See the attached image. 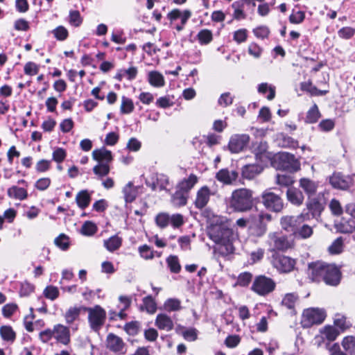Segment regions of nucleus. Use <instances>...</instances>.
Listing matches in <instances>:
<instances>
[{
  "label": "nucleus",
  "instance_id": "1",
  "mask_svg": "<svg viewBox=\"0 0 355 355\" xmlns=\"http://www.w3.org/2000/svg\"><path fill=\"white\" fill-rule=\"evenodd\" d=\"M308 275L313 282L323 281L327 285L338 286L341 280V272L334 264L317 261L309 264Z\"/></svg>",
  "mask_w": 355,
  "mask_h": 355
},
{
  "label": "nucleus",
  "instance_id": "2",
  "mask_svg": "<svg viewBox=\"0 0 355 355\" xmlns=\"http://www.w3.org/2000/svg\"><path fill=\"white\" fill-rule=\"evenodd\" d=\"M208 235L209 239L218 245L216 250L221 255L227 256L234 252V232L226 225H211L208 229Z\"/></svg>",
  "mask_w": 355,
  "mask_h": 355
},
{
  "label": "nucleus",
  "instance_id": "3",
  "mask_svg": "<svg viewBox=\"0 0 355 355\" xmlns=\"http://www.w3.org/2000/svg\"><path fill=\"white\" fill-rule=\"evenodd\" d=\"M253 205V192L245 188L233 191L229 200V207L237 212L250 211Z\"/></svg>",
  "mask_w": 355,
  "mask_h": 355
},
{
  "label": "nucleus",
  "instance_id": "4",
  "mask_svg": "<svg viewBox=\"0 0 355 355\" xmlns=\"http://www.w3.org/2000/svg\"><path fill=\"white\" fill-rule=\"evenodd\" d=\"M250 230L251 233L257 237L263 236L267 231V224L272 220L270 214L261 212L257 214H251Z\"/></svg>",
  "mask_w": 355,
  "mask_h": 355
},
{
  "label": "nucleus",
  "instance_id": "5",
  "mask_svg": "<svg viewBox=\"0 0 355 355\" xmlns=\"http://www.w3.org/2000/svg\"><path fill=\"white\" fill-rule=\"evenodd\" d=\"M262 203L264 207L274 212H280L284 208V201L277 193L270 189L265 190L261 194Z\"/></svg>",
  "mask_w": 355,
  "mask_h": 355
},
{
  "label": "nucleus",
  "instance_id": "6",
  "mask_svg": "<svg viewBox=\"0 0 355 355\" xmlns=\"http://www.w3.org/2000/svg\"><path fill=\"white\" fill-rule=\"evenodd\" d=\"M276 287L273 279L264 275H259L255 277L251 289L261 296H266L272 293Z\"/></svg>",
  "mask_w": 355,
  "mask_h": 355
},
{
  "label": "nucleus",
  "instance_id": "7",
  "mask_svg": "<svg viewBox=\"0 0 355 355\" xmlns=\"http://www.w3.org/2000/svg\"><path fill=\"white\" fill-rule=\"evenodd\" d=\"M85 310L88 312V320L90 327L92 330L98 331L105 322V311L99 305H96L92 308H86Z\"/></svg>",
  "mask_w": 355,
  "mask_h": 355
},
{
  "label": "nucleus",
  "instance_id": "8",
  "mask_svg": "<svg viewBox=\"0 0 355 355\" xmlns=\"http://www.w3.org/2000/svg\"><path fill=\"white\" fill-rule=\"evenodd\" d=\"M354 177L355 174L344 175L336 172L329 177V183L334 189L348 191L354 185Z\"/></svg>",
  "mask_w": 355,
  "mask_h": 355
},
{
  "label": "nucleus",
  "instance_id": "9",
  "mask_svg": "<svg viewBox=\"0 0 355 355\" xmlns=\"http://www.w3.org/2000/svg\"><path fill=\"white\" fill-rule=\"evenodd\" d=\"M326 205L325 199L321 193H319L316 196L308 198L306 202V207L309 213V217L310 215L313 218L318 220L324 209Z\"/></svg>",
  "mask_w": 355,
  "mask_h": 355
},
{
  "label": "nucleus",
  "instance_id": "10",
  "mask_svg": "<svg viewBox=\"0 0 355 355\" xmlns=\"http://www.w3.org/2000/svg\"><path fill=\"white\" fill-rule=\"evenodd\" d=\"M308 220H309V213H304V211L297 216H285L282 217L280 224L284 230L294 234L300 223Z\"/></svg>",
  "mask_w": 355,
  "mask_h": 355
},
{
  "label": "nucleus",
  "instance_id": "11",
  "mask_svg": "<svg viewBox=\"0 0 355 355\" xmlns=\"http://www.w3.org/2000/svg\"><path fill=\"white\" fill-rule=\"evenodd\" d=\"M325 312L318 308H310L304 311L302 323L304 327H310L315 324H321L325 319Z\"/></svg>",
  "mask_w": 355,
  "mask_h": 355
},
{
  "label": "nucleus",
  "instance_id": "12",
  "mask_svg": "<svg viewBox=\"0 0 355 355\" xmlns=\"http://www.w3.org/2000/svg\"><path fill=\"white\" fill-rule=\"evenodd\" d=\"M272 264L279 272L288 273L293 270L296 261L294 259L282 254H273Z\"/></svg>",
  "mask_w": 355,
  "mask_h": 355
},
{
  "label": "nucleus",
  "instance_id": "13",
  "mask_svg": "<svg viewBox=\"0 0 355 355\" xmlns=\"http://www.w3.org/2000/svg\"><path fill=\"white\" fill-rule=\"evenodd\" d=\"M250 141L248 135H233L229 141L228 148L232 153H238L245 148Z\"/></svg>",
  "mask_w": 355,
  "mask_h": 355
},
{
  "label": "nucleus",
  "instance_id": "14",
  "mask_svg": "<svg viewBox=\"0 0 355 355\" xmlns=\"http://www.w3.org/2000/svg\"><path fill=\"white\" fill-rule=\"evenodd\" d=\"M252 148L257 162L266 164L270 159V155L268 151L267 142L257 141L253 144Z\"/></svg>",
  "mask_w": 355,
  "mask_h": 355
},
{
  "label": "nucleus",
  "instance_id": "15",
  "mask_svg": "<svg viewBox=\"0 0 355 355\" xmlns=\"http://www.w3.org/2000/svg\"><path fill=\"white\" fill-rule=\"evenodd\" d=\"M268 238L270 245H272L273 248L277 250H286L291 246V243L288 238L279 233H270Z\"/></svg>",
  "mask_w": 355,
  "mask_h": 355
},
{
  "label": "nucleus",
  "instance_id": "16",
  "mask_svg": "<svg viewBox=\"0 0 355 355\" xmlns=\"http://www.w3.org/2000/svg\"><path fill=\"white\" fill-rule=\"evenodd\" d=\"M54 339L57 343L68 345L71 342L69 328L61 324H55L53 327Z\"/></svg>",
  "mask_w": 355,
  "mask_h": 355
},
{
  "label": "nucleus",
  "instance_id": "17",
  "mask_svg": "<svg viewBox=\"0 0 355 355\" xmlns=\"http://www.w3.org/2000/svg\"><path fill=\"white\" fill-rule=\"evenodd\" d=\"M211 196V190L207 186H203L200 188L197 193L194 200L196 208L202 209L207 206Z\"/></svg>",
  "mask_w": 355,
  "mask_h": 355
},
{
  "label": "nucleus",
  "instance_id": "18",
  "mask_svg": "<svg viewBox=\"0 0 355 355\" xmlns=\"http://www.w3.org/2000/svg\"><path fill=\"white\" fill-rule=\"evenodd\" d=\"M239 177V173L236 171H230L228 168H222L216 174V178L218 181L225 184H232Z\"/></svg>",
  "mask_w": 355,
  "mask_h": 355
},
{
  "label": "nucleus",
  "instance_id": "19",
  "mask_svg": "<svg viewBox=\"0 0 355 355\" xmlns=\"http://www.w3.org/2000/svg\"><path fill=\"white\" fill-rule=\"evenodd\" d=\"M280 167L284 170H291L295 168L297 160L294 155L288 153H282L278 155Z\"/></svg>",
  "mask_w": 355,
  "mask_h": 355
},
{
  "label": "nucleus",
  "instance_id": "20",
  "mask_svg": "<svg viewBox=\"0 0 355 355\" xmlns=\"http://www.w3.org/2000/svg\"><path fill=\"white\" fill-rule=\"evenodd\" d=\"M300 187L303 189L308 198L313 197L318 190V183L309 178H302L299 180Z\"/></svg>",
  "mask_w": 355,
  "mask_h": 355
},
{
  "label": "nucleus",
  "instance_id": "21",
  "mask_svg": "<svg viewBox=\"0 0 355 355\" xmlns=\"http://www.w3.org/2000/svg\"><path fill=\"white\" fill-rule=\"evenodd\" d=\"M263 169L262 164L258 162L257 164H247L242 168V176L245 179L251 180L260 174Z\"/></svg>",
  "mask_w": 355,
  "mask_h": 355
},
{
  "label": "nucleus",
  "instance_id": "22",
  "mask_svg": "<svg viewBox=\"0 0 355 355\" xmlns=\"http://www.w3.org/2000/svg\"><path fill=\"white\" fill-rule=\"evenodd\" d=\"M288 200L295 206H300L303 204L304 196L303 193L295 187H289L286 191Z\"/></svg>",
  "mask_w": 355,
  "mask_h": 355
},
{
  "label": "nucleus",
  "instance_id": "23",
  "mask_svg": "<svg viewBox=\"0 0 355 355\" xmlns=\"http://www.w3.org/2000/svg\"><path fill=\"white\" fill-rule=\"evenodd\" d=\"M107 347L112 352H122L124 343L120 337L113 334H109L107 337Z\"/></svg>",
  "mask_w": 355,
  "mask_h": 355
},
{
  "label": "nucleus",
  "instance_id": "24",
  "mask_svg": "<svg viewBox=\"0 0 355 355\" xmlns=\"http://www.w3.org/2000/svg\"><path fill=\"white\" fill-rule=\"evenodd\" d=\"M155 324L159 329L166 331L172 330L174 327L171 317L164 313H159L157 315Z\"/></svg>",
  "mask_w": 355,
  "mask_h": 355
},
{
  "label": "nucleus",
  "instance_id": "25",
  "mask_svg": "<svg viewBox=\"0 0 355 355\" xmlns=\"http://www.w3.org/2000/svg\"><path fill=\"white\" fill-rule=\"evenodd\" d=\"M298 300L299 296L296 293H289L284 296L281 304L290 310L292 314H295V307Z\"/></svg>",
  "mask_w": 355,
  "mask_h": 355
},
{
  "label": "nucleus",
  "instance_id": "26",
  "mask_svg": "<svg viewBox=\"0 0 355 355\" xmlns=\"http://www.w3.org/2000/svg\"><path fill=\"white\" fill-rule=\"evenodd\" d=\"M92 157L98 163H109L112 159V153L105 148L96 149L92 152Z\"/></svg>",
  "mask_w": 355,
  "mask_h": 355
},
{
  "label": "nucleus",
  "instance_id": "27",
  "mask_svg": "<svg viewBox=\"0 0 355 355\" xmlns=\"http://www.w3.org/2000/svg\"><path fill=\"white\" fill-rule=\"evenodd\" d=\"M198 182V178L194 174H191L187 178L181 180L176 186L178 189L189 195V192Z\"/></svg>",
  "mask_w": 355,
  "mask_h": 355
},
{
  "label": "nucleus",
  "instance_id": "28",
  "mask_svg": "<svg viewBox=\"0 0 355 355\" xmlns=\"http://www.w3.org/2000/svg\"><path fill=\"white\" fill-rule=\"evenodd\" d=\"M189 195L176 188L175 192L171 196V202L175 207L185 206Z\"/></svg>",
  "mask_w": 355,
  "mask_h": 355
},
{
  "label": "nucleus",
  "instance_id": "29",
  "mask_svg": "<svg viewBox=\"0 0 355 355\" xmlns=\"http://www.w3.org/2000/svg\"><path fill=\"white\" fill-rule=\"evenodd\" d=\"M123 193L125 202L130 203L136 199L138 195V188L130 182L123 187Z\"/></svg>",
  "mask_w": 355,
  "mask_h": 355
},
{
  "label": "nucleus",
  "instance_id": "30",
  "mask_svg": "<svg viewBox=\"0 0 355 355\" xmlns=\"http://www.w3.org/2000/svg\"><path fill=\"white\" fill-rule=\"evenodd\" d=\"M278 145L283 148H297L299 146L298 141L295 140L291 137H289L284 133L278 135L277 139Z\"/></svg>",
  "mask_w": 355,
  "mask_h": 355
},
{
  "label": "nucleus",
  "instance_id": "31",
  "mask_svg": "<svg viewBox=\"0 0 355 355\" xmlns=\"http://www.w3.org/2000/svg\"><path fill=\"white\" fill-rule=\"evenodd\" d=\"M313 233V227L306 224L305 222H302L293 235L296 238L306 239L310 238Z\"/></svg>",
  "mask_w": 355,
  "mask_h": 355
},
{
  "label": "nucleus",
  "instance_id": "32",
  "mask_svg": "<svg viewBox=\"0 0 355 355\" xmlns=\"http://www.w3.org/2000/svg\"><path fill=\"white\" fill-rule=\"evenodd\" d=\"M8 196L13 199L24 200L28 196L27 191L21 187L12 186L8 189Z\"/></svg>",
  "mask_w": 355,
  "mask_h": 355
},
{
  "label": "nucleus",
  "instance_id": "33",
  "mask_svg": "<svg viewBox=\"0 0 355 355\" xmlns=\"http://www.w3.org/2000/svg\"><path fill=\"white\" fill-rule=\"evenodd\" d=\"M149 83L155 87H161L164 85V78L159 72L157 71H150L148 74Z\"/></svg>",
  "mask_w": 355,
  "mask_h": 355
},
{
  "label": "nucleus",
  "instance_id": "34",
  "mask_svg": "<svg viewBox=\"0 0 355 355\" xmlns=\"http://www.w3.org/2000/svg\"><path fill=\"white\" fill-rule=\"evenodd\" d=\"M341 345L347 354L350 355H355V336H345Z\"/></svg>",
  "mask_w": 355,
  "mask_h": 355
},
{
  "label": "nucleus",
  "instance_id": "35",
  "mask_svg": "<svg viewBox=\"0 0 355 355\" xmlns=\"http://www.w3.org/2000/svg\"><path fill=\"white\" fill-rule=\"evenodd\" d=\"M122 243V239L117 235L111 236L104 240V247L110 252H114L119 249Z\"/></svg>",
  "mask_w": 355,
  "mask_h": 355
},
{
  "label": "nucleus",
  "instance_id": "36",
  "mask_svg": "<svg viewBox=\"0 0 355 355\" xmlns=\"http://www.w3.org/2000/svg\"><path fill=\"white\" fill-rule=\"evenodd\" d=\"M80 308L70 307L64 314V319L67 324H72L79 319Z\"/></svg>",
  "mask_w": 355,
  "mask_h": 355
},
{
  "label": "nucleus",
  "instance_id": "37",
  "mask_svg": "<svg viewBox=\"0 0 355 355\" xmlns=\"http://www.w3.org/2000/svg\"><path fill=\"white\" fill-rule=\"evenodd\" d=\"M141 310H145L148 313L153 314L157 311V304L151 295H148L143 299V304Z\"/></svg>",
  "mask_w": 355,
  "mask_h": 355
},
{
  "label": "nucleus",
  "instance_id": "38",
  "mask_svg": "<svg viewBox=\"0 0 355 355\" xmlns=\"http://www.w3.org/2000/svg\"><path fill=\"white\" fill-rule=\"evenodd\" d=\"M76 200L78 206L82 209H84L88 207L90 202V195L87 190L81 191L77 194Z\"/></svg>",
  "mask_w": 355,
  "mask_h": 355
},
{
  "label": "nucleus",
  "instance_id": "39",
  "mask_svg": "<svg viewBox=\"0 0 355 355\" xmlns=\"http://www.w3.org/2000/svg\"><path fill=\"white\" fill-rule=\"evenodd\" d=\"M0 335L3 340L10 343H13L16 338V334L10 326L1 327Z\"/></svg>",
  "mask_w": 355,
  "mask_h": 355
},
{
  "label": "nucleus",
  "instance_id": "40",
  "mask_svg": "<svg viewBox=\"0 0 355 355\" xmlns=\"http://www.w3.org/2000/svg\"><path fill=\"white\" fill-rule=\"evenodd\" d=\"M320 112L316 104H314L307 112L305 121L308 123H316L320 118Z\"/></svg>",
  "mask_w": 355,
  "mask_h": 355
},
{
  "label": "nucleus",
  "instance_id": "41",
  "mask_svg": "<svg viewBox=\"0 0 355 355\" xmlns=\"http://www.w3.org/2000/svg\"><path fill=\"white\" fill-rule=\"evenodd\" d=\"M110 171L107 163H98L93 168L94 173L98 176V179L101 180L103 177L109 174Z\"/></svg>",
  "mask_w": 355,
  "mask_h": 355
},
{
  "label": "nucleus",
  "instance_id": "42",
  "mask_svg": "<svg viewBox=\"0 0 355 355\" xmlns=\"http://www.w3.org/2000/svg\"><path fill=\"white\" fill-rule=\"evenodd\" d=\"M344 247L343 239L340 236L337 238L328 248V251L331 254H338L343 252Z\"/></svg>",
  "mask_w": 355,
  "mask_h": 355
},
{
  "label": "nucleus",
  "instance_id": "43",
  "mask_svg": "<svg viewBox=\"0 0 355 355\" xmlns=\"http://www.w3.org/2000/svg\"><path fill=\"white\" fill-rule=\"evenodd\" d=\"M268 91L269 92V94L267 96V98L268 100H272L275 96V87L268 85L266 83H263L258 85L259 93L264 94Z\"/></svg>",
  "mask_w": 355,
  "mask_h": 355
},
{
  "label": "nucleus",
  "instance_id": "44",
  "mask_svg": "<svg viewBox=\"0 0 355 355\" xmlns=\"http://www.w3.org/2000/svg\"><path fill=\"white\" fill-rule=\"evenodd\" d=\"M167 265L171 272L178 273L181 270V266L177 256L170 255L166 259Z\"/></svg>",
  "mask_w": 355,
  "mask_h": 355
},
{
  "label": "nucleus",
  "instance_id": "45",
  "mask_svg": "<svg viewBox=\"0 0 355 355\" xmlns=\"http://www.w3.org/2000/svg\"><path fill=\"white\" fill-rule=\"evenodd\" d=\"M197 38L200 44L205 45L211 42L213 35L211 31L208 29H203L198 33Z\"/></svg>",
  "mask_w": 355,
  "mask_h": 355
},
{
  "label": "nucleus",
  "instance_id": "46",
  "mask_svg": "<svg viewBox=\"0 0 355 355\" xmlns=\"http://www.w3.org/2000/svg\"><path fill=\"white\" fill-rule=\"evenodd\" d=\"M164 308L168 311H177L182 309L181 302L176 298H169L164 304Z\"/></svg>",
  "mask_w": 355,
  "mask_h": 355
},
{
  "label": "nucleus",
  "instance_id": "47",
  "mask_svg": "<svg viewBox=\"0 0 355 355\" xmlns=\"http://www.w3.org/2000/svg\"><path fill=\"white\" fill-rule=\"evenodd\" d=\"M337 230L341 233H352L355 230V221L350 220L347 223H340L336 225Z\"/></svg>",
  "mask_w": 355,
  "mask_h": 355
},
{
  "label": "nucleus",
  "instance_id": "48",
  "mask_svg": "<svg viewBox=\"0 0 355 355\" xmlns=\"http://www.w3.org/2000/svg\"><path fill=\"white\" fill-rule=\"evenodd\" d=\"M135 106L132 99L123 96L121 98V112L130 114L134 110Z\"/></svg>",
  "mask_w": 355,
  "mask_h": 355
},
{
  "label": "nucleus",
  "instance_id": "49",
  "mask_svg": "<svg viewBox=\"0 0 355 355\" xmlns=\"http://www.w3.org/2000/svg\"><path fill=\"white\" fill-rule=\"evenodd\" d=\"M96 231V225L91 221L85 222L81 228V233L85 236H92Z\"/></svg>",
  "mask_w": 355,
  "mask_h": 355
},
{
  "label": "nucleus",
  "instance_id": "50",
  "mask_svg": "<svg viewBox=\"0 0 355 355\" xmlns=\"http://www.w3.org/2000/svg\"><path fill=\"white\" fill-rule=\"evenodd\" d=\"M44 296L52 301L55 300L59 296V290L56 286H48L43 291Z\"/></svg>",
  "mask_w": 355,
  "mask_h": 355
},
{
  "label": "nucleus",
  "instance_id": "51",
  "mask_svg": "<svg viewBox=\"0 0 355 355\" xmlns=\"http://www.w3.org/2000/svg\"><path fill=\"white\" fill-rule=\"evenodd\" d=\"M322 333L329 341H334L340 334L339 330L331 326L325 327Z\"/></svg>",
  "mask_w": 355,
  "mask_h": 355
},
{
  "label": "nucleus",
  "instance_id": "52",
  "mask_svg": "<svg viewBox=\"0 0 355 355\" xmlns=\"http://www.w3.org/2000/svg\"><path fill=\"white\" fill-rule=\"evenodd\" d=\"M54 37L60 41L65 40L69 35L67 29L63 26H59L52 31Z\"/></svg>",
  "mask_w": 355,
  "mask_h": 355
},
{
  "label": "nucleus",
  "instance_id": "53",
  "mask_svg": "<svg viewBox=\"0 0 355 355\" xmlns=\"http://www.w3.org/2000/svg\"><path fill=\"white\" fill-rule=\"evenodd\" d=\"M155 223L160 228H165L170 223V216L166 213H160L156 216Z\"/></svg>",
  "mask_w": 355,
  "mask_h": 355
},
{
  "label": "nucleus",
  "instance_id": "54",
  "mask_svg": "<svg viewBox=\"0 0 355 355\" xmlns=\"http://www.w3.org/2000/svg\"><path fill=\"white\" fill-rule=\"evenodd\" d=\"M55 244L62 250H67L69 246V237L61 234L55 239Z\"/></svg>",
  "mask_w": 355,
  "mask_h": 355
},
{
  "label": "nucleus",
  "instance_id": "55",
  "mask_svg": "<svg viewBox=\"0 0 355 355\" xmlns=\"http://www.w3.org/2000/svg\"><path fill=\"white\" fill-rule=\"evenodd\" d=\"M354 35L355 29L349 26L343 27L338 31V37L344 40L351 39Z\"/></svg>",
  "mask_w": 355,
  "mask_h": 355
},
{
  "label": "nucleus",
  "instance_id": "56",
  "mask_svg": "<svg viewBox=\"0 0 355 355\" xmlns=\"http://www.w3.org/2000/svg\"><path fill=\"white\" fill-rule=\"evenodd\" d=\"M253 33L257 38H267L270 34V30L266 26H260L253 29Z\"/></svg>",
  "mask_w": 355,
  "mask_h": 355
},
{
  "label": "nucleus",
  "instance_id": "57",
  "mask_svg": "<svg viewBox=\"0 0 355 355\" xmlns=\"http://www.w3.org/2000/svg\"><path fill=\"white\" fill-rule=\"evenodd\" d=\"M34 288L35 286L32 284L28 282H21L19 289V295L21 297L28 296L33 292Z\"/></svg>",
  "mask_w": 355,
  "mask_h": 355
},
{
  "label": "nucleus",
  "instance_id": "58",
  "mask_svg": "<svg viewBox=\"0 0 355 355\" xmlns=\"http://www.w3.org/2000/svg\"><path fill=\"white\" fill-rule=\"evenodd\" d=\"M305 19V13L303 11L295 12L293 10L292 14L289 16V21L293 24H299L303 22Z\"/></svg>",
  "mask_w": 355,
  "mask_h": 355
},
{
  "label": "nucleus",
  "instance_id": "59",
  "mask_svg": "<svg viewBox=\"0 0 355 355\" xmlns=\"http://www.w3.org/2000/svg\"><path fill=\"white\" fill-rule=\"evenodd\" d=\"M234 97L230 92H225L220 95L218 100V103L222 107H227L232 104Z\"/></svg>",
  "mask_w": 355,
  "mask_h": 355
},
{
  "label": "nucleus",
  "instance_id": "60",
  "mask_svg": "<svg viewBox=\"0 0 355 355\" xmlns=\"http://www.w3.org/2000/svg\"><path fill=\"white\" fill-rule=\"evenodd\" d=\"M69 23L76 27L79 26L82 24V18L78 10H71L69 12Z\"/></svg>",
  "mask_w": 355,
  "mask_h": 355
},
{
  "label": "nucleus",
  "instance_id": "61",
  "mask_svg": "<svg viewBox=\"0 0 355 355\" xmlns=\"http://www.w3.org/2000/svg\"><path fill=\"white\" fill-rule=\"evenodd\" d=\"M191 12L190 10H184L182 11V13L181 14V16L179 19H180V21H181V24H177L175 26V28L178 31H181L183 30L185 24H187L188 19L191 17Z\"/></svg>",
  "mask_w": 355,
  "mask_h": 355
},
{
  "label": "nucleus",
  "instance_id": "62",
  "mask_svg": "<svg viewBox=\"0 0 355 355\" xmlns=\"http://www.w3.org/2000/svg\"><path fill=\"white\" fill-rule=\"evenodd\" d=\"M329 208L332 214L340 216L343 214V209L340 202L336 199H332L329 203Z\"/></svg>",
  "mask_w": 355,
  "mask_h": 355
},
{
  "label": "nucleus",
  "instance_id": "63",
  "mask_svg": "<svg viewBox=\"0 0 355 355\" xmlns=\"http://www.w3.org/2000/svg\"><path fill=\"white\" fill-rule=\"evenodd\" d=\"M252 275L250 272H243L239 275L237 284L241 286H247L250 283Z\"/></svg>",
  "mask_w": 355,
  "mask_h": 355
},
{
  "label": "nucleus",
  "instance_id": "64",
  "mask_svg": "<svg viewBox=\"0 0 355 355\" xmlns=\"http://www.w3.org/2000/svg\"><path fill=\"white\" fill-rule=\"evenodd\" d=\"M67 156V153L62 148H57L53 152V160L57 163H61Z\"/></svg>",
  "mask_w": 355,
  "mask_h": 355
}]
</instances>
